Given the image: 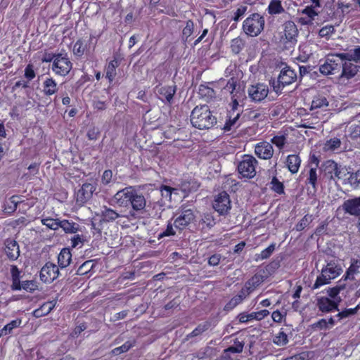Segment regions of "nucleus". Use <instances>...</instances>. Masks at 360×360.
<instances>
[{
  "label": "nucleus",
  "mask_w": 360,
  "mask_h": 360,
  "mask_svg": "<svg viewBox=\"0 0 360 360\" xmlns=\"http://www.w3.org/2000/svg\"><path fill=\"white\" fill-rule=\"evenodd\" d=\"M199 94L202 97H205L207 100L215 96V92L213 89L202 84L199 86Z\"/></svg>",
  "instance_id": "obj_42"
},
{
  "label": "nucleus",
  "mask_w": 360,
  "mask_h": 360,
  "mask_svg": "<svg viewBox=\"0 0 360 360\" xmlns=\"http://www.w3.org/2000/svg\"><path fill=\"white\" fill-rule=\"evenodd\" d=\"M21 322L20 319H15L6 324L1 330H0V337L11 333L14 328L20 326Z\"/></svg>",
  "instance_id": "obj_33"
},
{
  "label": "nucleus",
  "mask_w": 360,
  "mask_h": 360,
  "mask_svg": "<svg viewBox=\"0 0 360 360\" xmlns=\"http://www.w3.org/2000/svg\"><path fill=\"white\" fill-rule=\"evenodd\" d=\"M130 204L134 210L141 211L146 207V200L145 197L141 193H139L134 190L131 200L130 201Z\"/></svg>",
  "instance_id": "obj_22"
},
{
  "label": "nucleus",
  "mask_w": 360,
  "mask_h": 360,
  "mask_svg": "<svg viewBox=\"0 0 360 360\" xmlns=\"http://www.w3.org/2000/svg\"><path fill=\"white\" fill-rule=\"evenodd\" d=\"M60 228H62L67 233H75L79 231V225L68 220H62Z\"/></svg>",
  "instance_id": "obj_32"
},
{
  "label": "nucleus",
  "mask_w": 360,
  "mask_h": 360,
  "mask_svg": "<svg viewBox=\"0 0 360 360\" xmlns=\"http://www.w3.org/2000/svg\"><path fill=\"white\" fill-rule=\"evenodd\" d=\"M120 65V61L114 58L105 67V77L112 82L116 76V68Z\"/></svg>",
  "instance_id": "obj_27"
},
{
  "label": "nucleus",
  "mask_w": 360,
  "mask_h": 360,
  "mask_svg": "<svg viewBox=\"0 0 360 360\" xmlns=\"http://www.w3.org/2000/svg\"><path fill=\"white\" fill-rule=\"evenodd\" d=\"M268 11L271 15L280 14L284 12V8L280 0H271L268 7Z\"/></svg>",
  "instance_id": "obj_34"
},
{
  "label": "nucleus",
  "mask_w": 360,
  "mask_h": 360,
  "mask_svg": "<svg viewBox=\"0 0 360 360\" xmlns=\"http://www.w3.org/2000/svg\"><path fill=\"white\" fill-rule=\"evenodd\" d=\"M317 179L316 168H311L309 171V176L307 179L306 183L311 185L314 191L316 190Z\"/></svg>",
  "instance_id": "obj_45"
},
{
  "label": "nucleus",
  "mask_w": 360,
  "mask_h": 360,
  "mask_svg": "<svg viewBox=\"0 0 360 360\" xmlns=\"http://www.w3.org/2000/svg\"><path fill=\"white\" fill-rule=\"evenodd\" d=\"M239 117L240 114L238 112L233 118H231V116H230L229 120L226 122L223 129L226 131L231 130L236 124Z\"/></svg>",
  "instance_id": "obj_54"
},
{
  "label": "nucleus",
  "mask_w": 360,
  "mask_h": 360,
  "mask_svg": "<svg viewBox=\"0 0 360 360\" xmlns=\"http://www.w3.org/2000/svg\"><path fill=\"white\" fill-rule=\"evenodd\" d=\"M340 71L341 77L349 79L356 75V74L358 72V69L356 65L352 63L351 61H349L342 63V66Z\"/></svg>",
  "instance_id": "obj_23"
},
{
  "label": "nucleus",
  "mask_w": 360,
  "mask_h": 360,
  "mask_svg": "<svg viewBox=\"0 0 360 360\" xmlns=\"http://www.w3.org/2000/svg\"><path fill=\"white\" fill-rule=\"evenodd\" d=\"M342 209L345 213L360 218V197L345 201L342 205Z\"/></svg>",
  "instance_id": "obj_17"
},
{
  "label": "nucleus",
  "mask_w": 360,
  "mask_h": 360,
  "mask_svg": "<svg viewBox=\"0 0 360 360\" xmlns=\"http://www.w3.org/2000/svg\"><path fill=\"white\" fill-rule=\"evenodd\" d=\"M271 143L276 145L280 149L283 148L285 144L286 139L285 136H276L271 140Z\"/></svg>",
  "instance_id": "obj_58"
},
{
  "label": "nucleus",
  "mask_w": 360,
  "mask_h": 360,
  "mask_svg": "<svg viewBox=\"0 0 360 360\" xmlns=\"http://www.w3.org/2000/svg\"><path fill=\"white\" fill-rule=\"evenodd\" d=\"M247 8V6H240L234 13V16L233 18V20L236 22L238 21L239 19L245 13Z\"/></svg>",
  "instance_id": "obj_63"
},
{
  "label": "nucleus",
  "mask_w": 360,
  "mask_h": 360,
  "mask_svg": "<svg viewBox=\"0 0 360 360\" xmlns=\"http://www.w3.org/2000/svg\"><path fill=\"white\" fill-rule=\"evenodd\" d=\"M85 47L84 43L81 39L76 41L73 46V53L77 56H82L84 53Z\"/></svg>",
  "instance_id": "obj_53"
},
{
  "label": "nucleus",
  "mask_w": 360,
  "mask_h": 360,
  "mask_svg": "<svg viewBox=\"0 0 360 360\" xmlns=\"http://www.w3.org/2000/svg\"><path fill=\"white\" fill-rule=\"evenodd\" d=\"M243 301L238 295L234 296L224 307L225 310H231Z\"/></svg>",
  "instance_id": "obj_57"
},
{
  "label": "nucleus",
  "mask_w": 360,
  "mask_h": 360,
  "mask_svg": "<svg viewBox=\"0 0 360 360\" xmlns=\"http://www.w3.org/2000/svg\"><path fill=\"white\" fill-rule=\"evenodd\" d=\"M317 306L322 312H330L333 310L338 311V303L325 297L318 300Z\"/></svg>",
  "instance_id": "obj_21"
},
{
  "label": "nucleus",
  "mask_w": 360,
  "mask_h": 360,
  "mask_svg": "<svg viewBox=\"0 0 360 360\" xmlns=\"http://www.w3.org/2000/svg\"><path fill=\"white\" fill-rule=\"evenodd\" d=\"M191 122L192 125L199 129L211 128L217 119L212 115L210 108L207 105H198L191 112Z\"/></svg>",
  "instance_id": "obj_1"
},
{
  "label": "nucleus",
  "mask_w": 360,
  "mask_h": 360,
  "mask_svg": "<svg viewBox=\"0 0 360 360\" xmlns=\"http://www.w3.org/2000/svg\"><path fill=\"white\" fill-rule=\"evenodd\" d=\"M255 153L261 159L269 160L274 155V148L270 143L262 141L255 145Z\"/></svg>",
  "instance_id": "obj_15"
},
{
  "label": "nucleus",
  "mask_w": 360,
  "mask_h": 360,
  "mask_svg": "<svg viewBox=\"0 0 360 360\" xmlns=\"http://www.w3.org/2000/svg\"><path fill=\"white\" fill-rule=\"evenodd\" d=\"M194 218L191 209L183 210L181 214L174 220V225L176 229H184L193 221Z\"/></svg>",
  "instance_id": "obj_16"
},
{
  "label": "nucleus",
  "mask_w": 360,
  "mask_h": 360,
  "mask_svg": "<svg viewBox=\"0 0 360 360\" xmlns=\"http://www.w3.org/2000/svg\"><path fill=\"white\" fill-rule=\"evenodd\" d=\"M284 27V35L287 41L291 43L297 42V37L298 35V30L292 21H287L283 25Z\"/></svg>",
  "instance_id": "obj_19"
},
{
  "label": "nucleus",
  "mask_w": 360,
  "mask_h": 360,
  "mask_svg": "<svg viewBox=\"0 0 360 360\" xmlns=\"http://www.w3.org/2000/svg\"><path fill=\"white\" fill-rule=\"evenodd\" d=\"M268 87L263 84L252 85L248 89L249 96L255 101H261L268 95Z\"/></svg>",
  "instance_id": "obj_14"
},
{
  "label": "nucleus",
  "mask_w": 360,
  "mask_h": 360,
  "mask_svg": "<svg viewBox=\"0 0 360 360\" xmlns=\"http://www.w3.org/2000/svg\"><path fill=\"white\" fill-rule=\"evenodd\" d=\"M328 106V101L326 96L318 94L312 100L311 110L324 108Z\"/></svg>",
  "instance_id": "obj_30"
},
{
  "label": "nucleus",
  "mask_w": 360,
  "mask_h": 360,
  "mask_svg": "<svg viewBox=\"0 0 360 360\" xmlns=\"http://www.w3.org/2000/svg\"><path fill=\"white\" fill-rule=\"evenodd\" d=\"M245 46L244 41L239 37L235 38L231 41V48L235 54L239 53Z\"/></svg>",
  "instance_id": "obj_39"
},
{
  "label": "nucleus",
  "mask_w": 360,
  "mask_h": 360,
  "mask_svg": "<svg viewBox=\"0 0 360 360\" xmlns=\"http://www.w3.org/2000/svg\"><path fill=\"white\" fill-rule=\"evenodd\" d=\"M257 160L252 155H244L243 159L238 165V172L245 178L251 179L256 174Z\"/></svg>",
  "instance_id": "obj_8"
},
{
  "label": "nucleus",
  "mask_w": 360,
  "mask_h": 360,
  "mask_svg": "<svg viewBox=\"0 0 360 360\" xmlns=\"http://www.w3.org/2000/svg\"><path fill=\"white\" fill-rule=\"evenodd\" d=\"M96 190V186L91 184H84L82 188L76 193L77 203L82 205L86 202L91 197Z\"/></svg>",
  "instance_id": "obj_12"
},
{
  "label": "nucleus",
  "mask_w": 360,
  "mask_h": 360,
  "mask_svg": "<svg viewBox=\"0 0 360 360\" xmlns=\"http://www.w3.org/2000/svg\"><path fill=\"white\" fill-rule=\"evenodd\" d=\"M72 260V254L68 248H63L58 257V266L61 269L67 267Z\"/></svg>",
  "instance_id": "obj_24"
},
{
  "label": "nucleus",
  "mask_w": 360,
  "mask_h": 360,
  "mask_svg": "<svg viewBox=\"0 0 360 360\" xmlns=\"http://www.w3.org/2000/svg\"><path fill=\"white\" fill-rule=\"evenodd\" d=\"M60 274L58 266L56 264L47 262L40 271V278L44 283H51L58 277Z\"/></svg>",
  "instance_id": "obj_11"
},
{
  "label": "nucleus",
  "mask_w": 360,
  "mask_h": 360,
  "mask_svg": "<svg viewBox=\"0 0 360 360\" xmlns=\"http://www.w3.org/2000/svg\"><path fill=\"white\" fill-rule=\"evenodd\" d=\"M301 163V160L297 155H289L286 159V165L289 171L295 174L298 172Z\"/></svg>",
  "instance_id": "obj_26"
},
{
  "label": "nucleus",
  "mask_w": 360,
  "mask_h": 360,
  "mask_svg": "<svg viewBox=\"0 0 360 360\" xmlns=\"http://www.w3.org/2000/svg\"><path fill=\"white\" fill-rule=\"evenodd\" d=\"M342 66V61L338 57L329 55L325 63L319 68L320 72L325 75L339 73Z\"/></svg>",
  "instance_id": "obj_9"
},
{
  "label": "nucleus",
  "mask_w": 360,
  "mask_h": 360,
  "mask_svg": "<svg viewBox=\"0 0 360 360\" xmlns=\"http://www.w3.org/2000/svg\"><path fill=\"white\" fill-rule=\"evenodd\" d=\"M37 285L33 281H24L22 282V289H24L27 292H32L34 291L37 289Z\"/></svg>",
  "instance_id": "obj_59"
},
{
  "label": "nucleus",
  "mask_w": 360,
  "mask_h": 360,
  "mask_svg": "<svg viewBox=\"0 0 360 360\" xmlns=\"http://www.w3.org/2000/svg\"><path fill=\"white\" fill-rule=\"evenodd\" d=\"M198 186L195 182L184 181L180 185V189L185 194L189 193L193 191H195Z\"/></svg>",
  "instance_id": "obj_48"
},
{
  "label": "nucleus",
  "mask_w": 360,
  "mask_h": 360,
  "mask_svg": "<svg viewBox=\"0 0 360 360\" xmlns=\"http://www.w3.org/2000/svg\"><path fill=\"white\" fill-rule=\"evenodd\" d=\"M212 206L219 214H228L231 207L229 194L225 191L219 193L215 197Z\"/></svg>",
  "instance_id": "obj_10"
},
{
  "label": "nucleus",
  "mask_w": 360,
  "mask_h": 360,
  "mask_svg": "<svg viewBox=\"0 0 360 360\" xmlns=\"http://www.w3.org/2000/svg\"><path fill=\"white\" fill-rule=\"evenodd\" d=\"M244 343L236 340L234 344L227 349H224L223 353V358L226 359L229 358V354L231 353H241L243 352Z\"/></svg>",
  "instance_id": "obj_31"
},
{
  "label": "nucleus",
  "mask_w": 360,
  "mask_h": 360,
  "mask_svg": "<svg viewBox=\"0 0 360 360\" xmlns=\"http://www.w3.org/2000/svg\"><path fill=\"white\" fill-rule=\"evenodd\" d=\"M91 261H86L84 262L78 269L77 271V275H83L86 273H87L92 266L91 265Z\"/></svg>",
  "instance_id": "obj_62"
},
{
  "label": "nucleus",
  "mask_w": 360,
  "mask_h": 360,
  "mask_svg": "<svg viewBox=\"0 0 360 360\" xmlns=\"http://www.w3.org/2000/svg\"><path fill=\"white\" fill-rule=\"evenodd\" d=\"M335 31L333 25H326L319 30V36L321 37H329Z\"/></svg>",
  "instance_id": "obj_56"
},
{
  "label": "nucleus",
  "mask_w": 360,
  "mask_h": 360,
  "mask_svg": "<svg viewBox=\"0 0 360 360\" xmlns=\"http://www.w3.org/2000/svg\"><path fill=\"white\" fill-rule=\"evenodd\" d=\"M176 188H173L168 186H162L161 187V194L162 197L171 199L172 194L174 191H176Z\"/></svg>",
  "instance_id": "obj_61"
},
{
  "label": "nucleus",
  "mask_w": 360,
  "mask_h": 360,
  "mask_svg": "<svg viewBox=\"0 0 360 360\" xmlns=\"http://www.w3.org/2000/svg\"><path fill=\"white\" fill-rule=\"evenodd\" d=\"M297 79L296 72L290 67H285L281 70L278 79H271L270 85L273 87L274 91L277 94H281L284 86L290 85Z\"/></svg>",
  "instance_id": "obj_4"
},
{
  "label": "nucleus",
  "mask_w": 360,
  "mask_h": 360,
  "mask_svg": "<svg viewBox=\"0 0 360 360\" xmlns=\"http://www.w3.org/2000/svg\"><path fill=\"white\" fill-rule=\"evenodd\" d=\"M341 146V141L340 139L334 137L328 140L323 146V149L325 151H334L338 150Z\"/></svg>",
  "instance_id": "obj_35"
},
{
  "label": "nucleus",
  "mask_w": 360,
  "mask_h": 360,
  "mask_svg": "<svg viewBox=\"0 0 360 360\" xmlns=\"http://www.w3.org/2000/svg\"><path fill=\"white\" fill-rule=\"evenodd\" d=\"M273 342L278 346H284L288 342V336L283 331H281L274 336Z\"/></svg>",
  "instance_id": "obj_47"
},
{
  "label": "nucleus",
  "mask_w": 360,
  "mask_h": 360,
  "mask_svg": "<svg viewBox=\"0 0 360 360\" xmlns=\"http://www.w3.org/2000/svg\"><path fill=\"white\" fill-rule=\"evenodd\" d=\"M101 217L103 221L110 222L122 217V215L116 211L104 206L101 210Z\"/></svg>",
  "instance_id": "obj_28"
},
{
  "label": "nucleus",
  "mask_w": 360,
  "mask_h": 360,
  "mask_svg": "<svg viewBox=\"0 0 360 360\" xmlns=\"http://www.w3.org/2000/svg\"><path fill=\"white\" fill-rule=\"evenodd\" d=\"M263 276L261 275L255 274L250 280H248L245 285L250 289L252 292L257 286H259L262 282Z\"/></svg>",
  "instance_id": "obj_36"
},
{
  "label": "nucleus",
  "mask_w": 360,
  "mask_h": 360,
  "mask_svg": "<svg viewBox=\"0 0 360 360\" xmlns=\"http://www.w3.org/2000/svg\"><path fill=\"white\" fill-rule=\"evenodd\" d=\"M312 221H313L312 215L306 214L296 224L295 229L297 231H301L304 230L307 226H308L312 222Z\"/></svg>",
  "instance_id": "obj_41"
},
{
  "label": "nucleus",
  "mask_w": 360,
  "mask_h": 360,
  "mask_svg": "<svg viewBox=\"0 0 360 360\" xmlns=\"http://www.w3.org/2000/svg\"><path fill=\"white\" fill-rule=\"evenodd\" d=\"M193 22L191 20H188L186 22L185 27L183 29L182 31V39L184 41H187L188 38L193 34Z\"/></svg>",
  "instance_id": "obj_49"
},
{
  "label": "nucleus",
  "mask_w": 360,
  "mask_h": 360,
  "mask_svg": "<svg viewBox=\"0 0 360 360\" xmlns=\"http://www.w3.org/2000/svg\"><path fill=\"white\" fill-rule=\"evenodd\" d=\"M72 64L67 53H57L52 65V70L58 75L66 76L71 70Z\"/></svg>",
  "instance_id": "obj_7"
},
{
  "label": "nucleus",
  "mask_w": 360,
  "mask_h": 360,
  "mask_svg": "<svg viewBox=\"0 0 360 360\" xmlns=\"http://www.w3.org/2000/svg\"><path fill=\"white\" fill-rule=\"evenodd\" d=\"M349 136L352 140L360 139V124H353L349 128Z\"/></svg>",
  "instance_id": "obj_51"
},
{
  "label": "nucleus",
  "mask_w": 360,
  "mask_h": 360,
  "mask_svg": "<svg viewBox=\"0 0 360 360\" xmlns=\"http://www.w3.org/2000/svg\"><path fill=\"white\" fill-rule=\"evenodd\" d=\"M56 303V300L44 303L40 308L34 311V316L41 317L47 315L55 307Z\"/></svg>",
  "instance_id": "obj_25"
},
{
  "label": "nucleus",
  "mask_w": 360,
  "mask_h": 360,
  "mask_svg": "<svg viewBox=\"0 0 360 360\" xmlns=\"http://www.w3.org/2000/svg\"><path fill=\"white\" fill-rule=\"evenodd\" d=\"M348 183L354 188L360 184V169L354 173H352L348 178Z\"/></svg>",
  "instance_id": "obj_52"
},
{
  "label": "nucleus",
  "mask_w": 360,
  "mask_h": 360,
  "mask_svg": "<svg viewBox=\"0 0 360 360\" xmlns=\"http://www.w3.org/2000/svg\"><path fill=\"white\" fill-rule=\"evenodd\" d=\"M61 221L56 219L46 218L41 220L42 224L52 230H57L60 228Z\"/></svg>",
  "instance_id": "obj_44"
},
{
  "label": "nucleus",
  "mask_w": 360,
  "mask_h": 360,
  "mask_svg": "<svg viewBox=\"0 0 360 360\" xmlns=\"http://www.w3.org/2000/svg\"><path fill=\"white\" fill-rule=\"evenodd\" d=\"M345 285H338L332 288H329L328 290V294L331 298L335 299L334 301H336V302L339 303L341 301V298L340 297H338L337 296L341 290L345 289Z\"/></svg>",
  "instance_id": "obj_40"
},
{
  "label": "nucleus",
  "mask_w": 360,
  "mask_h": 360,
  "mask_svg": "<svg viewBox=\"0 0 360 360\" xmlns=\"http://www.w3.org/2000/svg\"><path fill=\"white\" fill-rule=\"evenodd\" d=\"M275 250V245L271 244L268 248L262 250L259 255V258L261 259H265L269 258Z\"/></svg>",
  "instance_id": "obj_60"
},
{
  "label": "nucleus",
  "mask_w": 360,
  "mask_h": 360,
  "mask_svg": "<svg viewBox=\"0 0 360 360\" xmlns=\"http://www.w3.org/2000/svg\"><path fill=\"white\" fill-rule=\"evenodd\" d=\"M134 188L131 186L126 187L117 191L114 195V200L120 207H126L130 203Z\"/></svg>",
  "instance_id": "obj_13"
},
{
  "label": "nucleus",
  "mask_w": 360,
  "mask_h": 360,
  "mask_svg": "<svg viewBox=\"0 0 360 360\" xmlns=\"http://www.w3.org/2000/svg\"><path fill=\"white\" fill-rule=\"evenodd\" d=\"M342 272L341 266L335 262L328 263L321 270V274L317 277L312 289H317L323 285L330 283V280L335 278Z\"/></svg>",
  "instance_id": "obj_2"
},
{
  "label": "nucleus",
  "mask_w": 360,
  "mask_h": 360,
  "mask_svg": "<svg viewBox=\"0 0 360 360\" xmlns=\"http://www.w3.org/2000/svg\"><path fill=\"white\" fill-rule=\"evenodd\" d=\"M309 354L306 352H302L298 354L288 357L283 360H308Z\"/></svg>",
  "instance_id": "obj_64"
},
{
  "label": "nucleus",
  "mask_w": 360,
  "mask_h": 360,
  "mask_svg": "<svg viewBox=\"0 0 360 360\" xmlns=\"http://www.w3.org/2000/svg\"><path fill=\"white\" fill-rule=\"evenodd\" d=\"M134 346V342L127 341L122 346L116 347L112 349V352L115 355H119L122 353L126 352L129 350Z\"/></svg>",
  "instance_id": "obj_50"
},
{
  "label": "nucleus",
  "mask_w": 360,
  "mask_h": 360,
  "mask_svg": "<svg viewBox=\"0 0 360 360\" xmlns=\"http://www.w3.org/2000/svg\"><path fill=\"white\" fill-rule=\"evenodd\" d=\"M360 267V262L358 260L354 261L346 272V279H354V275L358 272V269Z\"/></svg>",
  "instance_id": "obj_43"
},
{
  "label": "nucleus",
  "mask_w": 360,
  "mask_h": 360,
  "mask_svg": "<svg viewBox=\"0 0 360 360\" xmlns=\"http://www.w3.org/2000/svg\"><path fill=\"white\" fill-rule=\"evenodd\" d=\"M321 169L323 176L329 180L341 179L346 176V169L332 160L324 162Z\"/></svg>",
  "instance_id": "obj_6"
},
{
  "label": "nucleus",
  "mask_w": 360,
  "mask_h": 360,
  "mask_svg": "<svg viewBox=\"0 0 360 360\" xmlns=\"http://www.w3.org/2000/svg\"><path fill=\"white\" fill-rule=\"evenodd\" d=\"M43 91L45 95L51 96L57 91V84L52 78H46L43 84Z\"/></svg>",
  "instance_id": "obj_29"
},
{
  "label": "nucleus",
  "mask_w": 360,
  "mask_h": 360,
  "mask_svg": "<svg viewBox=\"0 0 360 360\" xmlns=\"http://www.w3.org/2000/svg\"><path fill=\"white\" fill-rule=\"evenodd\" d=\"M200 224H202V229H211L215 225L216 222L211 214L205 213L202 215Z\"/></svg>",
  "instance_id": "obj_37"
},
{
  "label": "nucleus",
  "mask_w": 360,
  "mask_h": 360,
  "mask_svg": "<svg viewBox=\"0 0 360 360\" xmlns=\"http://www.w3.org/2000/svg\"><path fill=\"white\" fill-rule=\"evenodd\" d=\"M176 86H165L156 87L157 94L159 95L162 101H166L168 103H171L173 101L174 96L176 93Z\"/></svg>",
  "instance_id": "obj_20"
},
{
  "label": "nucleus",
  "mask_w": 360,
  "mask_h": 360,
  "mask_svg": "<svg viewBox=\"0 0 360 360\" xmlns=\"http://www.w3.org/2000/svg\"><path fill=\"white\" fill-rule=\"evenodd\" d=\"M264 18L259 13H253L247 18L243 23L244 32L250 37L258 36L264 30Z\"/></svg>",
  "instance_id": "obj_3"
},
{
  "label": "nucleus",
  "mask_w": 360,
  "mask_h": 360,
  "mask_svg": "<svg viewBox=\"0 0 360 360\" xmlns=\"http://www.w3.org/2000/svg\"><path fill=\"white\" fill-rule=\"evenodd\" d=\"M18 201L17 196H12L5 202L4 210L8 213H12L15 211Z\"/></svg>",
  "instance_id": "obj_38"
},
{
  "label": "nucleus",
  "mask_w": 360,
  "mask_h": 360,
  "mask_svg": "<svg viewBox=\"0 0 360 360\" xmlns=\"http://www.w3.org/2000/svg\"><path fill=\"white\" fill-rule=\"evenodd\" d=\"M5 253L10 260H16L20 256V249L18 243L13 239L5 240Z\"/></svg>",
  "instance_id": "obj_18"
},
{
  "label": "nucleus",
  "mask_w": 360,
  "mask_h": 360,
  "mask_svg": "<svg viewBox=\"0 0 360 360\" xmlns=\"http://www.w3.org/2000/svg\"><path fill=\"white\" fill-rule=\"evenodd\" d=\"M271 184H272L271 188L275 192L279 194L283 193V184L276 177L272 179Z\"/></svg>",
  "instance_id": "obj_55"
},
{
  "label": "nucleus",
  "mask_w": 360,
  "mask_h": 360,
  "mask_svg": "<svg viewBox=\"0 0 360 360\" xmlns=\"http://www.w3.org/2000/svg\"><path fill=\"white\" fill-rule=\"evenodd\" d=\"M236 83V80L232 77L229 79L224 87V89L228 91L231 96L233 111L236 110L240 103L243 104L246 98L245 90L240 86H238Z\"/></svg>",
  "instance_id": "obj_5"
},
{
  "label": "nucleus",
  "mask_w": 360,
  "mask_h": 360,
  "mask_svg": "<svg viewBox=\"0 0 360 360\" xmlns=\"http://www.w3.org/2000/svg\"><path fill=\"white\" fill-rule=\"evenodd\" d=\"M210 324L207 322L198 325L190 334L187 335L188 338L196 337L203 332L208 330Z\"/></svg>",
  "instance_id": "obj_46"
}]
</instances>
